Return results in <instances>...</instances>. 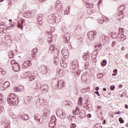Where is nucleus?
I'll use <instances>...</instances> for the list:
<instances>
[{
  "mask_svg": "<svg viewBox=\"0 0 128 128\" xmlns=\"http://www.w3.org/2000/svg\"><path fill=\"white\" fill-rule=\"evenodd\" d=\"M13 70L14 72H18L20 70V67L18 65V64L15 63L13 66Z\"/></svg>",
  "mask_w": 128,
  "mask_h": 128,
  "instance_id": "15",
  "label": "nucleus"
},
{
  "mask_svg": "<svg viewBox=\"0 0 128 128\" xmlns=\"http://www.w3.org/2000/svg\"><path fill=\"white\" fill-rule=\"evenodd\" d=\"M6 32V28H0V34H4Z\"/></svg>",
  "mask_w": 128,
  "mask_h": 128,
  "instance_id": "27",
  "label": "nucleus"
},
{
  "mask_svg": "<svg viewBox=\"0 0 128 128\" xmlns=\"http://www.w3.org/2000/svg\"><path fill=\"white\" fill-rule=\"evenodd\" d=\"M70 68L72 71L78 70V60H74L70 64Z\"/></svg>",
  "mask_w": 128,
  "mask_h": 128,
  "instance_id": "6",
  "label": "nucleus"
},
{
  "mask_svg": "<svg viewBox=\"0 0 128 128\" xmlns=\"http://www.w3.org/2000/svg\"><path fill=\"white\" fill-rule=\"evenodd\" d=\"M94 128H102V127L100 126L96 125Z\"/></svg>",
  "mask_w": 128,
  "mask_h": 128,
  "instance_id": "62",
  "label": "nucleus"
},
{
  "mask_svg": "<svg viewBox=\"0 0 128 128\" xmlns=\"http://www.w3.org/2000/svg\"><path fill=\"white\" fill-rule=\"evenodd\" d=\"M18 118H20L22 120H28L29 118L28 115V114H24L22 116H19Z\"/></svg>",
  "mask_w": 128,
  "mask_h": 128,
  "instance_id": "19",
  "label": "nucleus"
},
{
  "mask_svg": "<svg viewBox=\"0 0 128 128\" xmlns=\"http://www.w3.org/2000/svg\"><path fill=\"white\" fill-rule=\"evenodd\" d=\"M56 8H58L59 6H62V4L60 3V1H57L56 2Z\"/></svg>",
  "mask_w": 128,
  "mask_h": 128,
  "instance_id": "40",
  "label": "nucleus"
},
{
  "mask_svg": "<svg viewBox=\"0 0 128 128\" xmlns=\"http://www.w3.org/2000/svg\"><path fill=\"white\" fill-rule=\"evenodd\" d=\"M54 17L56 18V20H60L61 16H60V14L58 12H56L55 13V14H54Z\"/></svg>",
  "mask_w": 128,
  "mask_h": 128,
  "instance_id": "18",
  "label": "nucleus"
},
{
  "mask_svg": "<svg viewBox=\"0 0 128 128\" xmlns=\"http://www.w3.org/2000/svg\"><path fill=\"white\" fill-rule=\"evenodd\" d=\"M124 5L120 6L118 9V12H119V13L118 14V20H122V18H124Z\"/></svg>",
  "mask_w": 128,
  "mask_h": 128,
  "instance_id": "3",
  "label": "nucleus"
},
{
  "mask_svg": "<svg viewBox=\"0 0 128 128\" xmlns=\"http://www.w3.org/2000/svg\"><path fill=\"white\" fill-rule=\"evenodd\" d=\"M95 93L96 94H97L98 96H100V92H98V91L96 92Z\"/></svg>",
  "mask_w": 128,
  "mask_h": 128,
  "instance_id": "64",
  "label": "nucleus"
},
{
  "mask_svg": "<svg viewBox=\"0 0 128 128\" xmlns=\"http://www.w3.org/2000/svg\"><path fill=\"white\" fill-rule=\"evenodd\" d=\"M52 40V35L48 36V42L49 44Z\"/></svg>",
  "mask_w": 128,
  "mask_h": 128,
  "instance_id": "42",
  "label": "nucleus"
},
{
  "mask_svg": "<svg viewBox=\"0 0 128 128\" xmlns=\"http://www.w3.org/2000/svg\"><path fill=\"white\" fill-rule=\"evenodd\" d=\"M64 42L65 44H68V42L70 41V34H66L64 36Z\"/></svg>",
  "mask_w": 128,
  "mask_h": 128,
  "instance_id": "11",
  "label": "nucleus"
},
{
  "mask_svg": "<svg viewBox=\"0 0 128 128\" xmlns=\"http://www.w3.org/2000/svg\"><path fill=\"white\" fill-rule=\"evenodd\" d=\"M97 77L98 78H102L104 77V74L100 73L98 74H97Z\"/></svg>",
  "mask_w": 128,
  "mask_h": 128,
  "instance_id": "45",
  "label": "nucleus"
},
{
  "mask_svg": "<svg viewBox=\"0 0 128 128\" xmlns=\"http://www.w3.org/2000/svg\"><path fill=\"white\" fill-rule=\"evenodd\" d=\"M60 64H61V66H68V64H66L64 65V60H60Z\"/></svg>",
  "mask_w": 128,
  "mask_h": 128,
  "instance_id": "46",
  "label": "nucleus"
},
{
  "mask_svg": "<svg viewBox=\"0 0 128 128\" xmlns=\"http://www.w3.org/2000/svg\"><path fill=\"white\" fill-rule=\"evenodd\" d=\"M112 38H120V35H118V34L117 35L116 32H114L112 34Z\"/></svg>",
  "mask_w": 128,
  "mask_h": 128,
  "instance_id": "29",
  "label": "nucleus"
},
{
  "mask_svg": "<svg viewBox=\"0 0 128 128\" xmlns=\"http://www.w3.org/2000/svg\"><path fill=\"white\" fill-rule=\"evenodd\" d=\"M116 46V42L114 41L112 44V48H114Z\"/></svg>",
  "mask_w": 128,
  "mask_h": 128,
  "instance_id": "57",
  "label": "nucleus"
},
{
  "mask_svg": "<svg viewBox=\"0 0 128 128\" xmlns=\"http://www.w3.org/2000/svg\"><path fill=\"white\" fill-rule=\"evenodd\" d=\"M50 110L46 109V112L44 113L43 116L45 118H48L50 116Z\"/></svg>",
  "mask_w": 128,
  "mask_h": 128,
  "instance_id": "16",
  "label": "nucleus"
},
{
  "mask_svg": "<svg viewBox=\"0 0 128 128\" xmlns=\"http://www.w3.org/2000/svg\"><path fill=\"white\" fill-rule=\"evenodd\" d=\"M32 52L33 53V54H36V52H38V48H34L32 50Z\"/></svg>",
  "mask_w": 128,
  "mask_h": 128,
  "instance_id": "41",
  "label": "nucleus"
},
{
  "mask_svg": "<svg viewBox=\"0 0 128 128\" xmlns=\"http://www.w3.org/2000/svg\"><path fill=\"white\" fill-rule=\"evenodd\" d=\"M104 22H110V19L106 17H104Z\"/></svg>",
  "mask_w": 128,
  "mask_h": 128,
  "instance_id": "51",
  "label": "nucleus"
},
{
  "mask_svg": "<svg viewBox=\"0 0 128 128\" xmlns=\"http://www.w3.org/2000/svg\"><path fill=\"white\" fill-rule=\"evenodd\" d=\"M66 113L63 112H62V114L60 115H59L58 118H62V119H64V118H66Z\"/></svg>",
  "mask_w": 128,
  "mask_h": 128,
  "instance_id": "26",
  "label": "nucleus"
},
{
  "mask_svg": "<svg viewBox=\"0 0 128 128\" xmlns=\"http://www.w3.org/2000/svg\"><path fill=\"white\" fill-rule=\"evenodd\" d=\"M49 50L52 54H58V50H60V49L56 48H55L54 45H51L49 48Z\"/></svg>",
  "mask_w": 128,
  "mask_h": 128,
  "instance_id": "7",
  "label": "nucleus"
},
{
  "mask_svg": "<svg viewBox=\"0 0 128 128\" xmlns=\"http://www.w3.org/2000/svg\"><path fill=\"white\" fill-rule=\"evenodd\" d=\"M63 112H64L63 110L58 109L56 111V114L58 116H59L60 114H62Z\"/></svg>",
  "mask_w": 128,
  "mask_h": 128,
  "instance_id": "30",
  "label": "nucleus"
},
{
  "mask_svg": "<svg viewBox=\"0 0 128 128\" xmlns=\"http://www.w3.org/2000/svg\"><path fill=\"white\" fill-rule=\"evenodd\" d=\"M82 82H86L88 80V77L86 74H83L82 76Z\"/></svg>",
  "mask_w": 128,
  "mask_h": 128,
  "instance_id": "28",
  "label": "nucleus"
},
{
  "mask_svg": "<svg viewBox=\"0 0 128 128\" xmlns=\"http://www.w3.org/2000/svg\"><path fill=\"white\" fill-rule=\"evenodd\" d=\"M64 86H66V82H64V80H61L57 82L56 84H55V88H58V90H62V88L64 87Z\"/></svg>",
  "mask_w": 128,
  "mask_h": 128,
  "instance_id": "4",
  "label": "nucleus"
},
{
  "mask_svg": "<svg viewBox=\"0 0 128 128\" xmlns=\"http://www.w3.org/2000/svg\"><path fill=\"white\" fill-rule=\"evenodd\" d=\"M38 20L39 24H42V18H38Z\"/></svg>",
  "mask_w": 128,
  "mask_h": 128,
  "instance_id": "39",
  "label": "nucleus"
},
{
  "mask_svg": "<svg viewBox=\"0 0 128 128\" xmlns=\"http://www.w3.org/2000/svg\"><path fill=\"white\" fill-rule=\"evenodd\" d=\"M98 54V52L96 51H94L92 54V58L93 60H96V55Z\"/></svg>",
  "mask_w": 128,
  "mask_h": 128,
  "instance_id": "25",
  "label": "nucleus"
},
{
  "mask_svg": "<svg viewBox=\"0 0 128 128\" xmlns=\"http://www.w3.org/2000/svg\"><path fill=\"white\" fill-rule=\"evenodd\" d=\"M34 118L35 120H36V122H39L40 124H42L44 119H41L40 115L38 114H35Z\"/></svg>",
  "mask_w": 128,
  "mask_h": 128,
  "instance_id": "8",
  "label": "nucleus"
},
{
  "mask_svg": "<svg viewBox=\"0 0 128 128\" xmlns=\"http://www.w3.org/2000/svg\"><path fill=\"white\" fill-rule=\"evenodd\" d=\"M32 74V72H26L24 74V78H30Z\"/></svg>",
  "mask_w": 128,
  "mask_h": 128,
  "instance_id": "21",
  "label": "nucleus"
},
{
  "mask_svg": "<svg viewBox=\"0 0 128 128\" xmlns=\"http://www.w3.org/2000/svg\"><path fill=\"white\" fill-rule=\"evenodd\" d=\"M54 20V14L49 15L48 16V20Z\"/></svg>",
  "mask_w": 128,
  "mask_h": 128,
  "instance_id": "36",
  "label": "nucleus"
},
{
  "mask_svg": "<svg viewBox=\"0 0 128 128\" xmlns=\"http://www.w3.org/2000/svg\"><path fill=\"white\" fill-rule=\"evenodd\" d=\"M57 72H58V74H59V76H64V74H62V70L60 69H58L57 70Z\"/></svg>",
  "mask_w": 128,
  "mask_h": 128,
  "instance_id": "37",
  "label": "nucleus"
},
{
  "mask_svg": "<svg viewBox=\"0 0 128 128\" xmlns=\"http://www.w3.org/2000/svg\"><path fill=\"white\" fill-rule=\"evenodd\" d=\"M22 88L20 87H14V92H22L24 90V86H22Z\"/></svg>",
  "mask_w": 128,
  "mask_h": 128,
  "instance_id": "22",
  "label": "nucleus"
},
{
  "mask_svg": "<svg viewBox=\"0 0 128 128\" xmlns=\"http://www.w3.org/2000/svg\"><path fill=\"white\" fill-rule=\"evenodd\" d=\"M34 92H38V90H40L42 92L43 94H46L48 92V85L44 84L42 86L40 84L37 83L36 85V88H34Z\"/></svg>",
  "mask_w": 128,
  "mask_h": 128,
  "instance_id": "1",
  "label": "nucleus"
},
{
  "mask_svg": "<svg viewBox=\"0 0 128 128\" xmlns=\"http://www.w3.org/2000/svg\"><path fill=\"white\" fill-rule=\"evenodd\" d=\"M126 38V36H124L123 35H121L120 37V39L118 40H120V42L122 40H124Z\"/></svg>",
  "mask_w": 128,
  "mask_h": 128,
  "instance_id": "43",
  "label": "nucleus"
},
{
  "mask_svg": "<svg viewBox=\"0 0 128 128\" xmlns=\"http://www.w3.org/2000/svg\"><path fill=\"white\" fill-rule=\"evenodd\" d=\"M86 8H94V6L90 3H86Z\"/></svg>",
  "mask_w": 128,
  "mask_h": 128,
  "instance_id": "33",
  "label": "nucleus"
},
{
  "mask_svg": "<svg viewBox=\"0 0 128 128\" xmlns=\"http://www.w3.org/2000/svg\"><path fill=\"white\" fill-rule=\"evenodd\" d=\"M82 16H84V13L82 12H80L78 15V18H82Z\"/></svg>",
  "mask_w": 128,
  "mask_h": 128,
  "instance_id": "54",
  "label": "nucleus"
},
{
  "mask_svg": "<svg viewBox=\"0 0 128 128\" xmlns=\"http://www.w3.org/2000/svg\"><path fill=\"white\" fill-rule=\"evenodd\" d=\"M122 30H123V28H119L118 29V32H119V33H118V35L120 36V34H122Z\"/></svg>",
  "mask_w": 128,
  "mask_h": 128,
  "instance_id": "49",
  "label": "nucleus"
},
{
  "mask_svg": "<svg viewBox=\"0 0 128 128\" xmlns=\"http://www.w3.org/2000/svg\"><path fill=\"white\" fill-rule=\"evenodd\" d=\"M102 46L101 44L95 46V48H96V50H102Z\"/></svg>",
  "mask_w": 128,
  "mask_h": 128,
  "instance_id": "31",
  "label": "nucleus"
},
{
  "mask_svg": "<svg viewBox=\"0 0 128 128\" xmlns=\"http://www.w3.org/2000/svg\"><path fill=\"white\" fill-rule=\"evenodd\" d=\"M118 120L120 124H124V120L122 118H120Z\"/></svg>",
  "mask_w": 128,
  "mask_h": 128,
  "instance_id": "56",
  "label": "nucleus"
},
{
  "mask_svg": "<svg viewBox=\"0 0 128 128\" xmlns=\"http://www.w3.org/2000/svg\"><path fill=\"white\" fill-rule=\"evenodd\" d=\"M56 126V122H54V121H50L49 122V128H54Z\"/></svg>",
  "mask_w": 128,
  "mask_h": 128,
  "instance_id": "23",
  "label": "nucleus"
},
{
  "mask_svg": "<svg viewBox=\"0 0 128 128\" xmlns=\"http://www.w3.org/2000/svg\"><path fill=\"white\" fill-rule=\"evenodd\" d=\"M0 28H6L4 25H0Z\"/></svg>",
  "mask_w": 128,
  "mask_h": 128,
  "instance_id": "61",
  "label": "nucleus"
},
{
  "mask_svg": "<svg viewBox=\"0 0 128 128\" xmlns=\"http://www.w3.org/2000/svg\"><path fill=\"white\" fill-rule=\"evenodd\" d=\"M6 87L4 86V84H2V86H0V90H6Z\"/></svg>",
  "mask_w": 128,
  "mask_h": 128,
  "instance_id": "53",
  "label": "nucleus"
},
{
  "mask_svg": "<svg viewBox=\"0 0 128 128\" xmlns=\"http://www.w3.org/2000/svg\"><path fill=\"white\" fill-rule=\"evenodd\" d=\"M34 16V11H29L28 10L26 12H24L22 16L24 18H32V16Z\"/></svg>",
  "mask_w": 128,
  "mask_h": 128,
  "instance_id": "5",
  "label": "nucleus"
},
{
  "mask_svg": "<svg viewBox=\"0 0 128 128\" xmlns=\"http://www.w3.org/2000/svg\"><path fill=\"white\" fill-rule=\"evenodd\" d=\"M96 34L94 32H89L88 33V38L90 40H92L94 38V36H96Z\"/></svg>",
  "mask_w": 128,
  "mask_h": 128,
  "instance_id": "10",
  "label": "nucleus"
},
{
  "mask_svg": "<svg viewBox=\"0 0 128 128\" xmlns=\"http://www.w3.org/2000/svg\"><path fill=\"white\" fill-rule=\"evenodd\" d=\"M10 63H11V64L13 65V66H14V64H18L16 62V61H14V60H11Z\"/></svg>",
  "mask_w": 128,
  "mask_h": 128,
  "instance_id": "59",
  "label": "nucleus"
},
{
  "mask_svg": "<svg viewBox=\"0 0 128 128\" xmlns=\"http://www.w3.org/2000/svg\"><path fill=\"white\" fill-rule=\"evenodd\" d=\"M98 22L99 24H104V17H102L100 18L98 20Z\"/></svg>",
  "mask_w": 128,
  "mask_h": 128,
  "instance_id": "48",
  "label": "nucleus"
},
{
  "mask_svg": "<svg viewBox=\"0 0 128 128\" xmlns=\"http://www.w3.org/2000/svg\"><path fill=\"white\" fill-rule=\"evenodd\" d=\"M8 102L10 106H16L18 104V100L14 94H11L8 98Z\"/></svg>",
  "mask_w": 128,
  "mask_h": 128,
  "instance_id": "2",
  "label": "nucleus"
},
{
  "mask_svg": "<svg viewBox=\"0 0 128 128\" xmlns=\"http://www.w3.org/2000/svg\"><path fill=\"white\" fill-rule=\"evenodd\" d=\"M24 20H22L20 23H18V24L17 26V27L18 28H20L22 30L23 28H22V25L24 24Z\"/></svg>",
  "mask_w": 128,
  "mask_h": 128,
  "instance_id": "20",
  "label": "nucleus"
},
{
  "mask_svg": "<svg viewBox=\"0 0 128 128\" xmlns=\"http://www.w3.org/2000/svg\"><path fill=\"white\" fill-rule=\"evenodd\" d=\"M76 126V125L75 124H72L70 125V128H75Z\"/></svg>",
  "mask_w": 128,
  "mask_h": 128,
  "instance_id": "55",
  "label": "nucleus"
},
{
  "mask_svg": "<svg viewBox=\"0 0 128 128\" xmlns=\"http://www.w3.org/2000/svg\"><path fill=\"white\" fill-rule=\"evenodd\" d=\"M72 72H74V76L78 78V76H80V70H76V69L75 70H74Z\"/></svg>",
  "mask_w": 128,
  "mask_h": 128,
  "instance_id": "24",
  "label": "nucleus"
},
{
  "mask_svg": "<svg viewBox=\"0 0 128 128\" xmlns=\"http://www.w3.org/2000/svg\"><path fill=\"white\" fill-rule=\"evenodd\" d=\"M44 102V98H38L36 102V108H40Z\"/></svg>",
  "mask_w": 128,
  "mask_h": 128,
  "instance_id": "9",
  "label": "nucleus"
},
{
  "mask_svg": "<svg viewBox=\"0 0 128 128\" xmlns=\"http://www.w3.org/2000/svg\"><path fill=\"white\" fill-rule=\"evenodd\" d=\"M4 128H10V122H6L5 124Z\"/></svg>",
  "mask_w": 128,
  "mask_h": 128,
  "instance_id": "47",
  "label": "nucleus"
},
{
  "mask_svg": "<svg viewBox=\"0 0 128 128\" xmlns=\"http://www.w3.org/2000/svg\"><path fill=\"white\" fill-rule=\"evenodd\" d=\"M88 68V62H86L84 65V68L86 70V68Z\"/></svg>",
  "mask_w": 128,
  "mask_h": 128,
  "instance_id": "52",
  "label": "nucleus"
},
{
  "mask_svg": "<svg viewBox=\"0 0 128 128\" xmlns=\"http://www.w3.org/2000/svg\"><path fill=\"white\" fill-rule=\"evenodd\" d=\"M36 80V76H32V74H31L30 77L29 78L30 82H32Z\"/></svg>",
  "mask_w": 128,
  "mask_h": 128,
  "instance_id": "32",
  "label": "nucleus"
},
{
  "mask_svg": "<svg viewBox=\"0 0 128 128\" xmlns=\"http://www.w3.org/2000/svg\"><path fill=\"white\" fill-rule=\"evenodd\" d=\"M3 85L6 88L8 86H10V82H8V81H6L4 83V84Z\"/></svg>",
  "mask_w": 128,
  "mask_h": 128,
  "instance_id": "35",
  "label": "nucleus"
},
{
  "mask_svg": "<svg viewBox=\"0 0 128 128\" xmlns=\"http://www.w3.org/2000/svg\"><path fill=\"white\" fill-rule=\"evenodd\" d=\"M32 100V96H27L24 100V102L26 104H28Z\"/></svg>",
  "mask_w": 128,
  "mask_h": 128,
  "instance_id": "17",
  "label": "nucleus"
},
{
  "mask_svg": "<svg viewBox=\"0 0 128 128\" xmlns=\"http://www.w3.org/2000/svg\"><path fill=\"white\" fill-rule=\"evenodd\" d=\"M48 72V68L46 66H41V74H46Z\"/></svg>",
  "mask_w": 128,
  "mask_h": 128,
  "instance_id": "12",
  "label": "nucleus"
},
{
  "mask_svg": "<svg viewBox=\"0 0 128 128\" xmlns=\"http://www.w3.org/2000/svg\"><path fill=\"white\" fill-rule=\"evenodd\" d=\"M61 53L64 56V58H68V50L64 51L62 50L61 51Z\"/></svg>",
  "mask_w": 128,
  "mask_h": 128,
  "instance_id": "14",
  "label": "nucleus"
},
{
  "mask_svg": "<svg viewBox=\"0 0 128 128\" xmlns=\"http://www.w3.org/2000/svg\"><path fill=\"white\" fill-rule=\"evenodd\" d=\"M101 66H106V60H103L102 62H101Z\"/></svg>",
  "mask_w": 128,
  "mask_h": 128,
  "instance_id": "44",
  "label": "nucleus"
},
{
  "mask_svg": "<svg viewBox=\"0 0 128 128\" xmlns=\"http://www.w3.org/2000/svg\"><path fill=\"white\" fill-rule=\"evenodd\" d=\"M60 60V58L56 57L54 58V60L55 62H58Z\"/></svg>",
  "mask_w": 128,
  "mask_h": 128,
  "instance_id": "58",
  "label": "nucleus"
},
{
  "mask_svg": "<svg viewBox=\"0 0 128 128\" xmlns=\"http://www.w3.org/2000/svg\"><path fill=\"white\" fill-rule=\"evenodd\" d=\"M14 52L12 51H11L10 53V54H9V58H14Z\"/></svg>",
  "mask_w": 128,
  "mask_h": 128,
  "instance_id": "50",
  "label": "nucleus"
},
{
  "mask_svg": "<svg viewBox=\"0 0 128 128\" xmlns=\"http://www.w3.org/2000/svg\"><path fill=\"white\" fill-rule=\"evenodd\" d=\"M30 64H32L30 60L25 61L23 63L22 66L24 68H28V66H30Z\"/></svg>",
  "mask_w": 128,
  "mask_h": 128,
  "instance_id": "13",
  "label": "nucleus"
},
{
  "mask_svg": "<svg viewBox=\"0 0 128 128\" xmlns=\"http://www.w3.org/2000/svg\"><path fill=\"white\" fill-rule=\"evenodd\" d=\"M115 88H116V86H111L110 87V88L111 90H114Z\"/></svg>",
  "mask_w": 128,
  "mask_h": 128,
  "instance_id": "60",
  "label": "nucleus"
},
{
  "mask_svg": "<svg viewBox=\"0 0 128 128\" xmlns=\"http://www.w3.org/2000/svg\"><path fill=\"white\" fill-rule=\"evenodd\" d=\"M78 106H82V97L79 98V100L78 102Z\"/></svg>",
  "mask_w": 128,
  "mask_h": 128,
  "instance_id": "34",
  "label": "nucleus"
},
{
  "mask_svg": "<svg viewBox=\"0 0 128 128\" xmlns=\"http://www.w3.org/2000/svg\"><path fill=\"white\" fill-rule=\"evenodd\" d=\"M101 38H102V40H106V36H103Z\"/></svg>",
  "mask_w": 128,
  "mask_h": 128,
  "instance_id": "63",
  "label": "nucleus"
},
{
  "mask_svg": "<svg viewBox=\"0 0 128 128\" xmlns=\"http://www.w3.org/2000/svg\"><path fill=\"white\" fill-rule=\"evenodd\" d=\"M74 114H75L76 116L78 114H80V108H76V110L73 112Z\"/></svg>",
  "mask_w": 128,
  "mask_h": 128,
  "instance_id": "38",
  "label": "nucleus"
}]
</instances>
